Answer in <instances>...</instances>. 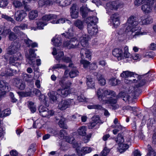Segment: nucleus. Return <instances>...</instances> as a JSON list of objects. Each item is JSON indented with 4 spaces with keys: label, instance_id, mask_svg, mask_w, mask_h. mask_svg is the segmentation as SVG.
I'll return each mask as SVG.
<instances>
[{
    "label": "nucleus",
    "instance_id": "f257e3e1",
    "mask_svg": "<svg viewBox=\"0 0 156 156\" xmlns=\"http://www.w3.org/2000/svg\"><path fill=\"white\" fill-rule=\"evenodd\" d=\"M139 23L136 16H131L128 19L126 23L127 26L125 31H124V30L121 29L118 32L119 37H123L126 35L129 39H131L146 35L147 32L141 31V27L137 26Z\"/></svg>",
    "mask_w": 156,
    "mask_h": 156
},
{
    "label": "nucleus",
    "instance_id": "f03ea898",
    "mask_svg": "<svg viewBox=\"0 0 156 156\" xmlns=\"http://www.w3.org/2000/svg\"><path fill=\"white\" fill-rule=\"evenodd\" d=\"M99 100L102 101L105 104H110L112 106L116 104L117 102V95L116 96L115 92L110 90H104L99 89L97 93Z\"/></svg>",
    "mask_w": 156,
    "mask_h": 156
},
{
    "label": "nucleus",
    "instance_id": "7ed1b4c3",
    "mask_svg": "<svg viewBox=\"0 0 156 156\" xmlns=\"http://www.w3.org/2000/svg\"><path fill=\"white\" fill-rule=\"evenodd\" d=\"M121 76L122 77L126 78L128 77H133L134 78L136 77L137 80L136 79H133L131 80H129V81L127 82L126 79L125 80V82L126 83H135L138 82V84L135 85V86L136 88H139L143 86L145 83L146 81L148 80L147 78H146L145 79H142L140 80V79L143 77L145 78V76H149L148 73L142 75H138L137 74H135V73L130 72L128 71H124L121 74Z\"/></svg>",
    "mask_w": 156,
    "mask_h": 156
},
{
    "label": "nucleus",
    "instance_id": "20e7f679",
    "mask_svg": "<svg viewBox=\"0 0 156 156\" xmlns=\"http://www.w3.org/2000/svg\"><path fill=\"white\" fill-rule=\"evenodd\" d=\"M58 16L55 14H51L46 15L43 16L41 19L36 22L37 27H31V30H36L37 29L41 30L43 29L44 27L47 25V22L49 20H52L51 23L53 24H57L58 23V20H56Z\"/></svg>",
    "mask_w": 156,
    "mask_h": 156
},
{
    "label": "nucleus",
    "instance_id": "39448f33",
    "mask_svg": "<svg viewBox=\"0 0 156 156\" xmlns=\"http://www.w3.org/2000/svg\"><path fill=\"white\" fill-rule=\"evenodd\" d=\"M62 34L64 35L66 38L71 39L70 41H66L63 43V47L69 49L79 48V43L77 38L76 37L72 38L73 36V33L72 29H69L67 32H66V33H64Z\"/></svg>",
    "mask_w": 156,
    "mask_h": 156
},
{
    "label": "nucleus",
    "instance_id": "423d86ee",
    "mask_svg": "<svg viewBox=\"0 0 156 156\" xmlns=\"http://www.w3.org/2000/svg\"><path fill=\"white\" fill-rule=\"evenodd\" d=\"M86 22L87 24V31L91 36L95 35L98 32L97 23L98 21V19L96 16L89 17L86 19Z\"/></svg>",
    "mask_w": 156,
    "mask_h": 156
},
{
    "label": "nucleus",
    "instance_id": "0eeeda50",
    "mask_svg": "<svg viewBox=\"0 0 156 156\" xmlns=\"http://www.w3.org/2000/svg\"><path fill=\"white\" fill-rule=\"evenodd\" d=\"M59 84L62 88V89H61V90L62 97H66L71 93L70 90L68 89L72 85V83L70 81L64 82V81L62 80V82H59Z\"/></svg>",
    "mask_w": 156,
    "mask_h": 156
},
{
    "label": "nucleus",
    "instance_id": "6e6552de",
    "mask_svg": "<svg viewBox=\"0 0 156 156\" xmlns=\"http://www.w3.org/2000/svg\"><path fill=\"white\" fill-rule=\"evenodd\" d=\"M122 5L118 1L110 2L106 4L105 9L107 13L109 15H111L113 10H117L121 7Z\"/></svg>",
    "mask_w": 156,
    "mask_h": 156
},
{
    "label": "nucleus",
    "instance_id": "1a4fd4ad",
    "mask_svg": "<svg viewBox=\"0 0 156 156\" xmlns=\"http://www.w3.org/2000/svg\"><path fill=\"white\" fill-rule=\"evenodd\" d=\"M59 136H60L61 139L64 140L67 142L73 144V147L74 148H76L79 147L78 144L76 143L75 144H74V140L75 139L73 137L69 138V136H67V133L65 130L63 129L60 130L59 132Z\"/></svg>",
    "mask_w": 156,
    "mask_h": 156
},
{
    "label": "nucleus",
    "instance_id": "9d476101",
    "mask_svg": "<svg viewBox=\"0 0 156 156\" xmlns=\"http://www.w3.org/2000/svg\"><path fill=\"white\" fill-rule=\"evenodd\" d=\"M154 0H145L146 2L141 6V9L145 14H148L151 12L152 5Z\"/></svg>",
    "mask_w": 156,
    "mask_h": 156
},
{
    "label": "nucleus",
    "instance_id": "9b49d317",
    "mask_svg": "<svg viewBox=\"0 0 156 156\" xmlns=\"http://www.w3.org/2000/svg\"><path fill=\"white\" fill-rule=\"evenodd\" d=\"M35 50L30 48L29 50V55H26V56L28 60L29 64L32 65L33 67L34 64L35 59L36 58V55L34 52Z\"/></svg>",
    "mask_w": 156,
    "mask_h": 156
},
{
    "label": "nucleus",
    "instance_id": "f8f14e48",
    "mask_svg": "<svg viewBox=\"0 0 156 156\" xmlns=\"http://www.w3.org/2000/svg\"><path fill=\"white\" fill-rule=\"evenodd\" d=\"M38 2L39 6L46 7L58 3V0H39Z\"/></svg>",
    "mask_w": 156,
    "mask_h": 156
},
{
    "label": "nucleus",
    "instance_id": "ddd939ff",
    "mask_svg": "<svg viewBox=\"0 0 156 156\" xmlns=\"http://www.w3.org/2000/svg\"><path fill=\"white\" fill-rule=\"evenodd\" d=\"M26 16L27 13L24 11L23 10H18L15 12L14 18L16 21L21 22Z\"/></svg>",
    "mask_w": 156,
    "mask_h": 156
},
{
    "label": "nucleus",
    "instance_id": "4468645a",
    "mask_svg": "<svg viewBox=\"0 0 156 156\" xmlns=\"http://www.w3.org/2000/svg\"><path fill=\"white\" fill-rule=\"evenodd\" d=\"M17 55L18 57L16 55L13 57H11L10 58V62L12 65L16 66L17 67L20 66V64L19 62H16L17 61L20 60L22 59V56L20 52H17Z\"/></svg>",
    "mask_w": 156,
    "mask_h": 156
},
{
    "label": "nucleus",
    "instance_id": "2eb2a0df",
    "mask_svg": "<svg viewBox=\"0 0 156 156\" xmlns=\"http://www.w3.org/2000/svg\"><path fill=\"white\" fill-rule=\"evenodd\" d=\"M20 45L18 43L15 42L12 43L7 50V53L12 55L16 53L19 49Z\"/></svg>",
    "mask_w": 156,
    "mask_h": 156
},
{
    "label": "nucleus",
    "instance_id": "dca6fc26",
    "mask_svg": "<svg viewBox=\"0 0 156 156\" xmlns=\"http://www.w3.org/2000/svg\"><path fill=\"white\" fill-rule=\"evenodd\" d=\"M113 122L115 125H112V128L115 129L113 130L112 132L114 135H116L119 131L122 130V126L118 122V120L116 118L114 119Z\"/></svg>",
    "mask_w": 156,
    "mask_h": 156
},
{
    "label": "nucleus",
    "instance_id": "f3484780",
    "mask_svg": "<svg viewBox=\"0 0 156 156\" xmlns=\"http://www.w3.org/2000/svg\"><path fill=\"white\" fill-rule=\"evenodd\" d=\"M0 90L1 91L0 93V96H2L5 94L6 92L9 91V87L8 86V83H5L3 81H0Z\"/></svg>",
    "mask_w": 156,
    "mask_h": 156
},
{
    "label": "nucleus",
    "instance_id": "a211bd4d",
    "mask_svg": "<svg viewBox=\"0 0 156 156\" xmlns=\"http://www.w3.org/2000/svg\"><path fill=\"white\" fill-rule=\"evenodd\" d=\"M74 104L73 99H67L62 101L60 105V107H59V109L63 110L68 108L71 104Z\"/></svg>",
    "mask_w": 156,
    "mask_h": 156
},
{
    "label": "nucleus",
    "instance_id": "6ab92c4d",
    "mask_svg": "<svg viewBox=\"0 0 156 156\" xmlns=\"http://www.w3.org/2000/svg\"><path fill=\"white\" fill-rule=\"evenodd\" d=\"M110 21L115 27H117L120 24L119 15L115 13L112 15L110 17Z\"/></svg>",
    "mask_w": 156,
    "mask_h": 156
},
{
    "label": "nucleus",
    "instance_id": "aec40b11",
    "mask_svg": "<svg viewBox=\"0 0 156 156\" xmlns=\"http://www.w3.org/2000/svg\"><path fill=\"white\" fill-rule=\"evenodd\" d=\"M112 54L117 57L118 60L123 58V54L121 49L119 48L114 49L112 51Z\"/></svg>",
    "mask_w": 156,
    "mask_h": 156
},
{
    "label": "nucleus",
    "instance_id": "412c9836",
    "mask_svg": "<svg viewBox=\"0 0 156 156\" xmlns=\"http://www.w3.org/2000/svg\"><path fill=\"white\" fill-rule=\"evenodd\" d=\"M94 11L91 10L90 9L85 6H83L80 9V13L83 18H85L88 15H90V13Z\"/></svg>",
    "mask_w": 156,
    "mask_h": 156
},
{
    "label": "nucleus",
    "instance_id": "4be33fe9",
    "mask_svg": "<svg viewBox=\"0 0 156 156\" xmlns=\"http://www.w3.org/2000/svg\"><path fill=\"white\" fill-rule=\"evenodd\" d=\"M33 92L35 94L39 97V99L40 101L44 102L45 104L48 101V98L44 95L42 94L39 90L35 89L34 90Z\"/></svg>",
    "mask_w": 156,
    "mask_h": 156
},
{
    "label": "nucleus",
    "instance_id": "5701e85b",
    "mask_svg": "<svg viewBox=\"0 0 156 156\" xmlns=\"http://www.w3.org/2000/svg\"><path fill=\"white\" fill-rule=\"evenodd\" d=\"M80 43L83 47H87L88 46V37L86 35H83L80 39Z\"/></svg>",
    "mask_w": 156,
    "mask_h": 156
},
{
    "label": "nucleus",
    "instance_id": "b1692460",
    "mask_svg": "<svg viewBox=\"0 0 156 156\" xmlns=\"http://www.w3.org/2000/svg\"><path fill=\"white\" fill-rule=\"evenodd\" d=\"M71 16L72 18L75 19L77 17L78 12L76 9V5L73 4L70 9Z\"/></svg>",
    "mask_w": 156,
    "mask_h": 156
},
{
    "label": "nucleus",
    "instance_id": "393cba45",
    "mask_svg": "<svg viewBox=\"0 0 156 156\" xmlns=\"http://www.w3.org/2000/svg\"><path fill=\"white\" fill-rule=\"evenodd\" d=\"M87 84L88 87L91 88H94V79L89 76L87 77Z\"/></svg>",
    "mask_w": 156,
    "mask_h": 156
},
{
    "label": "nucleus",
    "instance_id": "a878e982",
    "mask_svg": "<svg viewBox=\"0 0 156 156\" xmlns=\"http://www.w3.org/2000/svg\"><path fill=\"white\" fill-rule=\"evenodd\" d=\"M118 98L123 97V100L125 101H128L129 102L132 99V98L127 94H126L124 92H120L117 95Z\"/></svg>",
    "mask_w": 156,
    "mask_h": 156
},
{
    "label": "nucleus",
    "instance_id": "bb28decb",
    "mask_svg": "<svg viewBox=\"0 0 156 156\" xmlns=\"http://www.w3.org/2000/svg\"><path fill=\"white\" fill-rule=\"evenodd\" d=\"M87 128L86 127L82 126L79 127L77 130L78 134L82 136H84L86 135Z\"/></svg>",
    "mask_w": 156,
    "mask_h": 156
},
{
    "label": "nucleus",
    "instance_id": "cd10ccee",
    "mask_svg": "<svg viewBox=\"0 0 156 156\" xmlns=\"http://www.w3.org/2000/svg\"><path fill=\"white\" fill-rule=\"evenodd\" d=\"M16 86L20 90H24L25 87V84L22 80L16 79L15 80Z\"/></svg>",
    "mask_w": 156,
    "mask_h": 156
},
{
    "label": "nucleus",
    "instance_id": "c85d7f7f",
    "mask_svg": "<svg viewBox=\"0 0 156 156\" xmlns=\"http://www.w3.org/2000/svg\"><path fill=\"white\" fill-rule=\"evenodd\" d=\"M84 54L86 55V58L89 59L90 58L91 52L90 51L86 48H83L81 49L80 51V55L81 56L84 57Z\"/></svg>",
    "mask_w": 156,
    "mask_h": 156
},
{
    "label": "nucleus",
    "instance_id": "c756f323",
    "mask_svg": "<svg viewBox=\"0 0 156 156\" xmlns=\"http://www.w3.org/2000/svg\"><path fill=\"white\" fill-rule=\"evenodd\" d=\"M63 51H59V60L62 59L64 62H69L71 61V58L68 57L64 56Z\"/></svg>",
    "mask_w": 156,
    "mask_h": 156
},
{
    "label": "nucleus",
    "instance_id": "7c9ffc66",
    "mask_svg": "<svg viewBox=\"0 0 156 156\" xmlns=\"http://www.w3.org/2000/svg\"><path fill=\"white\" fill-rule=\"evenodd\" d=\"M97 79L98 80V83L101 86H103L105 85L106 80L103 75L101 74L98 75Z\"/></svg>",
    "mask_w": 156,
    "mask_h": 156
},
{
    "label": "nucleus",
    "instance_id": "2f4dec72",
    "mask_svg": "<svg viewBox=\"0 0 156 156\" xmlns=\"http://www.w3.org/2000/svg\"><path fill=\"white\" fill-rule=\"evenodd\" d=\"M59 126L63 129H67V126L66 124L65 119L63 117L61 116L59 119Z\"/></svg>",
    "mask_w": 156,
    "mask_h": 156
},
{
    "label": "nucleus",
    "instance_id": "473e14b6",
    "mask_svg": "<svg viewBox=\"0 0 156 156\" xmlns=\"http://www.w3.org/2000/svg\"><path fill=\"white\" fill-rule=\"evenodd\" d=\"M54 113V112L53 110L49 111L48 109L47 110H45L44 112L41 111V113H40V115L44 117H47L49 115L52 116Z\"/></svg>",
    "mask_w": 156,
    "mask_h": 156
},
{
    "label": "nucleus",
    "instance_id": "72a5a7b5",
    "mask_svg": "<svg viewBox=\"0 0 156 156\" xmlns=\"http://www.w3.org/2000/svg\"><path fill=\"white\" fill-rule=\"evenodd\" d=\"M92 148L90 147H83L81 149V154L78 153V154L80 156H82L85 154L90 153L92 151Z\"/></svg>",
    "mask_w": 156,
    "mask_h": 156
},
{
    "label": "nucleus",
    "instance_id": "f704fd0d",
    "mask_svg": "<svg viewBox=\"0 0 156 156\" xmlns=\"http://www.w3.org/2000/svg\"><path fill=\"white\" fill-rule=\"evenodd\" d=\"M2 27H0V34H2L5 36H6L7 34L9 35L12 32L10 29H7L5 27H4L2 31Z\"/></svg>",
    "mask_w": 156,
    "mask_h": 156
},
{
    "label": "nucleus",
    "instance_id": "c9c22d12",
    "mask_svg": "<svg viewBox=\"0 0 156 156\" xmlns=\"http://www.w3.org/2000/svg\"><path fill=\"white\" fill-rule=\"evenodd\" d=\"M38 15V12L36 10H32L29 14V18L30 20H34L37 17Z\"/></svg>",
    "mask_w": 156,
    "mask_h": 156
},
{
    "label": "nucleus",
    "instance_id": "e433bc0d",
    "mask_svg": "<svg viewBox=\"0 0 156 156\" xmlns=\"http://www.w3.org/2000/svg\"><path fill=\"white\" fill-rule=\"evenodd\" d=\"M79 74V72L77 69H72L71 71L69 73V75L71 78H74Z\"/></svg>",
    "mask_w": 156,
    "mask_h": 156
},
{
    "label": "nucleus",
    "instance_id": "4c0bfd02",
    "mask_svg": "<svg viewBox=\"0 0 156 156\" xmlns=\"http://www.w3.org/2000/svg\"><path fill=\"white\" fill-rule=\"evenodd\" d=\"M72 0H59V5L66 6L70 4Z\"/></svg>",
    "mask_w": 156,
    "mask_h": 156
},
{
    "label": "nucleus",
    "instance_id": "58836bf2",
    "mask_svg": "<svg viewBox=\"0 0 156 156\" xmlns=\"http://www.w3.org/2000/svg\"><path fill=\"white\" fill-rule=\"evenodd\" d=\"M124 139L122 135L120 133H119L117 136L115 138V141L118 144V145H120L122 144L124 141Z\"/></svg>",
    "mask_w": 156,
    "mask_h": 156
},
{
    "label": "nucleus",
    "instance_id": "ea45409f",
    "mask_svg": "<svg viewBox=\"0 0 156 156\" xmlns=\"http://www.w3.org/2000/svg\"><path fill=\"white\" fill-rule=\"evenodd\" d=\"M147 149L148 152L147 154V156H156V153L151 146L148 144L147 145Z\"/></svg>",
    "mask_w": 156,
    "mask_h": 156
},
{
    "label": "nucleus",
    "instance_id": "a19ab883",
    "mask_svg": "<svg viewBox=\"0 0 156 156\" xmlns=\"http://www.w3.org/2000/svg\"><path fill=\"white\" fill-rule=\"evenodd\" d=\"M119 146V151L121 153L125 151L129 147V146L127 144H123V143L121 144Z\"/></svg>",
    "mask_w": 156,
    "mask_h": 156
},
{
    "label": "nucleus",
    "instance_id": "79ce46f5",
    "mask_svg": "<svg viewBox=\"0 0 156 156\" xmlns=\"http://www.w3.org/2000/svg\"><path fill=\"white\" fill-rule=\"evenodd\" d=\"M2 18L4 19L7 21H9L12 23H16L15 21L13 18L5 14H2Z\"/></svg>",
    "mask_w": 156,
    "mask_h": 156
},
{
    "label": "nucleus",
    "instance_id": "37998d69",
    "mask_svg": "<svg viewBox=\"0 0 156 156\" xmlns=\"http://www.w3.org/2000/svg\"><path fill=\"white\" fill-rule=\"evenodd\" d=\"M35 150V148H34V144H31L27 151V153L29 156H30L32 155Z\"/></svg>",
    "mask_w": 156,
    "mask_h": 156
},
{
    "label": "nucleus",
    "instance_id": "c03bdc74",
    "mask_svg": "<svg viewBox=\"0 0 156 156\" xmlns=\"http://www.w3.org/2000/svg\"><path fill=\"white\" fill-rule=\"evenodd\" d=\"M75 25L78 28L81 29L83 27V23L80 20H76L74 22Z\"/></svg>",
    "mask_w": 156,
    "mask_h": 156
},
{
    "label": "nucleus",
    "instance_id": "a18cd8bd",
    "mask_svg": "<svg viewBox=\"0 0 156 156\" xmlns=\"http://www.w3.org/2000/svg\"><path fill=\"white\" fill-rule=\"evenodd\" d=\"M28 107L32 113H34L36 111V109L34 103L32 101H29L28 102Z\"/></svg>",
    "mask_w": 156,
    "mask_h": 156
},
{
    "label": "nucleus",
    "instance_id": "49530a36",
    "mask_svg": "<svg viewBox=\"0 0 156 156\" xmlns=\"http://www.w3.org/2000/svg\"><path fill=\"white\" fill-rule=\"evenodd\" d=\"M124 53H123V57L126 58H129L131 56V54L128 51V47L126 46L124 48Z\"/></svg>",
    "mask_w": 156,
    "mask_h": 156
},
{
    "label": "nucleus",
    "instance_id": "de8ad7c7",
    "mask_svg": "<svg viewBox=\"0 0 156 156\" xmlns=\"http://www.w3.org/2000/svg\"><path fill=\"white\" fill-rule=\"evenodd\" d=\"M1 75L2 76H12L13 75L12 71L9 69H7L5 71V73H2Z\"/></svg>",
    "mask_w": 156,
    "mask_h": 156
},
{
    "label": "nucleus",
    "instance_id": "09e8293b",
    "mask_svg": "<svg viewBox=\"0 0 156 156\" xmlns=\"http://www.w3.org/2000/svg\"><path fill=\"white\" fill-rule=\"evenodd\" d=\"M58 35H56L52 39L51 41L53 44L55 46L58 47Z\"/></svg>",
    "mask_w": 156,
    "mask_h": 156
},
{
    "label": "nucleus",
    "instance_id": "8fccbe9b",
    "mask_svg": "<svg viewBox=\"0 0 156 156\" xmlns=\"http://www.w3.org/2000/svg\"><path fill=\"white\" fill-rule=\"evenodd\" d=\"M80 62L81 64L83 65V67L84 68H87L90 63L88 61L82 59L80 60Z\"/></svg>",
    "mask_w": 156,
    "mask_h": 156
},
{
    "label": "nucleus",
    "instance_id": "3c124183",
    "mask_svg": "<svg viewBox=\"0 0 156 156\" xmlns=\"http://www.w3.org/2000/svg\"><path fill=\"white\" fill-rule=\"evenodd\" d=\"M108 83L112 86H115L118 83L117 80L115 78H112L109 79Z\"/></svg>",
    "mask_w": 156,
    "mask_h": 156
},
{
    "label": "nucleus",
    "instance_id": "603ef678",
    "mask_svg": "<svg viewBox=\"0 0 156 156\" xmlns=\"http://www.w3.org/2000/svg\"><path fill=\"white\" fill-rule=\"evenodd\" d=\"M11 113V111L9 109H6L2 112V117L9 116Z\"/></svg>",
    "mask_w": 156,
    "mask_h": 156
},
{
    "label": "nucleus",
    "instance_id": "864d4df0",
    "mask_svg": "<svg viewBox=\"0 0 156 156\" xmlns=\"http://www.w3.org/2000/svg\"><path fill=\"white\" fill-rule=\"evenodd\" d=\"M12 4L16 8H19L22 5V3L20 1L18 0L14 1Z\"/></svg>",
    "mask_w": 156,
    "mask_h": 156
},
{
    "label": "nucleus",
    "instance_id": "5fc2aeb1",
    "mask_svg": "<svg viewBox=\"0 0 156 156\" xmlns=\"http://www.w3.org/2000/svg\"><path fill=\"white\" fill-rule=\"evenodd\" d=\"M92 134L91 133H89L86 136H84L83 137L82 140L84 141L85 143H87L90 140V138L92 136Z\"/></svg>",
    "mask_w": 156,
    "mask_h": 156
},
{
    "label": "nucleus",
    "instance_id": "6e6d98bb",
    "mask_svg": "<svg viewBox=\"0 0 156 156\" xmlns=\"http://www.w3.org/2000/svg\"><path fill=\"white\" fill-rule=\"evenodd\" d=\"M18 94L19 96L22 97H27L31 95V93L30 92H19Z\"/></svg>",
    "mask_w": 156,
    "mask_h": 156
},
{
    "label": "nucleus",
    "instance_id": "4d7b16f0",
    "mask_svg": "<svg viewBox=\"0 0 156 156\" xmlns=\"http://www.w3.org/2000/svg\"><path fill=\"white\" fill-rule=\"evenodd\" d=\"M16 35L12 32H11L9 36V39L10 41H13L17 38Z\"/></svg>",
    "mask_w": 156,
    "mask_h": 156
},
{
    "label": "nucleus",
    "instance_id": "13d9d810",
    "mask_svg": "<svg viewBox=\"0 0 156 156\" xmlns=\"http://www.w3.org/2000/svg\"><path fill=\"white\" fill-rule=\"evenodd\" d=\"M41 125L40 123V120H37L34 122L33 126L34 128H41Z\"/></svg>",
    "mask_w": 156,
    "mask_h": 156
},
{
    "label": "nucleus",
    "instance_id": "bf43d9fd",
    "mask_svg": "<svg viewBox=\"0 0 156 156\" xmlns=\"http://www.w3.org/2000/svg\"><path fill=\"white\" fill-rule=\"evenodd\" d=\"M8 3L7 0H0V7L2 8L6 6Z\"/></svg>",
    "mask_w": 156,
    "mask_h": 156
},
{
    "label": "nucleus",
    "instance_id": "052dcab7",
    "mask_svg": "<svg viewBox=\"0 0 156 156\" xmlns=\"http://www.w3.org/2000/svg\"><path fill=\"white\" fill-rule=\"evenodd\" d=\"M110 151L109 150L107 147H105L101 151V154L102 156H105L107 155Z\"/></svg>",
    "mask_w": 156,
    "mask_h": 156
},
{
    "label": "nucleus",
    "instance_id": "680f3d73",
    "mask_svg": "<svg viewBox=\"0 0 156 156\" xmlns=\"http://www.w3.org/2000/svg\"><path fill=\"white\" fill-rule=\"evenodd\" d=\"M140 23L141 25H147L146 18H145V16H143L140 17Z\"/></svg>",
    "mask_w": 156,
    "mask_h": 156
},
{
    "label": "nucleus",
    "instance_id": "e2e57ef3",
    "mask_svg": "<svg viewBox=\"0 0 156 156\" xmlns=\"http://www.w3.org/2000/svg\"><path fill=\"white\" fill-rule=\"evenodd\" d=\"M145 0H135L134 1V4L136 6H138L143 3H145L146 1Z\"/></svg>",
    "mask_w": 156,
    "mask_h": 156
},
{
    "label": "nucleus",
    "instance_id": "0e129e2a",
    "mask_svg": "<svg viewBox=\"0 0 156 156\" xmlns=\"http://www.w3.org/2000/svg\"><path fill=\"white\" fill-rule=\"evenodd\" d=\"M77 99L80 102H83L86 101V98L82 95L78 96Z\"/></svg>",
    "mask_w": 156,
    "mask_h": 156
},
{
    "label": "nucleus",
    "instance_id": "69168bd1",
    "mask_svg": "<svg viewBox=\"0 0 156 156\" xmlns=\"http://www.w3.org/2000/svg\"><path fill=\"white\" fill-rule=\"evenodd\" d=\"M21 29L20 26H16L14 27L13 30L17 34H20V30Z\"/></svg>",
    "mask_w": 156,
    "mask_h": 156
},
{
    "label": "nucleus",
    "instance_id": "338daca9",
    "mask_svg": "<svg viewBox=\"0 0 156 156\" xmlns=\"http://www.w3.org/2000/svg\"><path fill=\"white\" fill-rule=\"evenodd\" d=\"M92 121L98 123L99 122V118L98 115L93 116L92 117Z\"/></svg>",
    "mask_w": 156,
    "mask_h": 156
},
{
    "label": "nucleus",
    "instance_id": "774afa93",
    "mask_svg": "<svg viewBox=\"0 0 156 156\" xmlns=\"http://www.w3.org/2000/svg\"><path fill=\"white\" fill-rule=\"evenodd\" d=\"M149 48L151 50L155 51L156 50V44L152 43L150 44Z\"/></svg>",
    "mask_w": 156,
    "mask_h": 156
}]
</instances>
